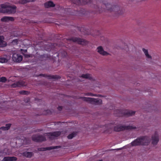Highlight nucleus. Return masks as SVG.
Wrapping results in <instances>:
<instances>
[{
	"mask_svg": "<svg viewBox=\"0 0 161 161\" xmlns=\"http://www.w3.org/2000/svg\"><path fill=\"white\" fill-rule=\"evenodd\" d=\"M81 77L83 78L89 79L90 80L92 79L90 75L89 74H83L81 76Z\"/></svg>",
	"mask_w": 161,
	"mask_h": 161,
	"instance_id": "27",
	"label": "nucleus"
},
{
	"mask_svg": "<svg viewBox=\"0 0 161 161\" xmlns=\"http://www.w3.org/2000/svg\"><path fill=\"white\" fill-rule=\"evenodd\" d=\"M35 0H19V3L22 4H24L28 2H34Z\"/></svg>",
	"mask_w": 161,
	"mask_h": 161,
	"instance_id": "25",
	"label": "nucleus"
},
{
	"mask_svg": "<svg viewBox=\"0 0 161 161\" xmlns=\"http://www.w3.org/2000/svg\"><path fill=\"white\" fill-rule=\"evenodd\" d=\"M142 50L144 53L145 54V55L146 56V57L148 58H151V56L148 53V51L147 50H146L144 48L142 49Z\"/></svg>",
	"mask_w": 161,
	"mask_h": 161,
	"instance_id": "26",
	"label": "nucleus"
},
{
	"mask_svg": "<svg viewBox=\"0 0 161 161\" xmlns=\"http://www.w3.org/2000/svg\"><path fill=\"white\" fill-rule=\"evenodd\" d=\"M6 45V42L3 40L1 37L0 36V47H3Z\"/></svg>",
	"mask_w": 161,
	"mask_h": 161,
	"instance_id": "24",
	"label": "nucleus"
},
{
	"mask_svg": "<svg viewBox=\"0 0 161 161\" xmlns=\"http://www.w3.org/2000/svg\"><path fill=\"white\" fill-rule=\"evenodd\" d=\"M82 99L85 101L95 104L96 105L99 104L102 102V100L99 99H95L89 97H84L82 98Z\"/></svg>",
	"mask_w": 161,
	"mask_h": 161,
	"instance_id": "4",
	"label": "nucleus"
},
{
	"mask_svg": "<svg viewBox=\"0 0 161 161\" xmlns=\"http://www.w3.org/2000/svg\"><path fill=\"white\" fill-rule=\"evenodd\" d=\"M63 53V54L62 55V56L64 57H66V56L67 55V53L65 51H64Z\"/></svg>",
	"mask_w": 161,
	"mask_h": 161,
	"instance_id": "33",
	"label": "nucleus"
},
{
	"mask_svg": "<svg viewBox=\"0 0 161 161\" xmlns=\"http://www.w3.org/2000/svg\"><path fill=\"white\" fill-rule=\"evenodd\" d=\"M19 93L20 94L22 95H28L29 94V92L28 91H20Z\"/></svg>",
	"mask_w": 161,
	"mask_h": 161,
	"instance_id": "31",
	"label": "nucleus"
},
{
	"mask_svg": "<svg viewBox=\"0 0 161 161\" xmlns=\"http://www.w3.org/2000/svg\"><path fill=\"white\" fill-rule=\"evenodd\" d=\"M105 5L107 9L108 10L110 11H114L116 14H121V11L120 10L119 7L117 5H112L110 3L105 4Z\"/></svg>",
	"mask_w": 161,
	"mask_h": 161,
	"instance_id": "2",
	"label": "nucleus"
},
{
	"mask_svg": "<svg viewBox=\"0 0 161 161\" xmlns=\"http://www.w3.org/2000/svg\"><path fill=\"white\" fill-rule=\"evenodd\" d=\"M39 76L46 77L49 79H58L61 78L60 76L57 75H47L45 74H40Z\"/></svg>",
	"mask_w": 161,
	"mask_h": 161,
	"instance_id": "12",
	"label": "nucleus"
},
{
	"mask_svg": "<svg viewBox=\"0 0 161 161\" xmlns=\"http://www.w3.org/2000/svg\"><path fill=\"white\" fill-rule=\"evenodd\" d=\"M62 109V106H58V109L59 111H61Z\"/></svg>",
	"mask_w": 161,
	"mask_h": 161,
	"instance_id": "35",
	"label": "nucleus"
},
{
	"mask_svg": "<svg viewBox=\"0 0 161 161\" xmlns=\"http://www.w3.org/2000/svg\"><path fill=\"white\" fill-rule=\"evenodd\" d=\"M1 131H0V133H1Z\"/></svg>",
	"mask_w": 161,
	"mask_h": 161,
	"instance_id": "39",
	"label": "nucleus"
},
{
	"mask_svg": "<svg viewBox=\"0 0 161 161\" xmlns=\"http://www.w3.org/2000/svg\"><path fill=\"white\" fill-rule=\"evenodd\" d=\"M1 21L6 22L9 21H13L14 20V18L10 16H4L1 19Z\"/></svg>",
	"mask_w": 161,
	"mask_h": 161,
	"instance_id": "16",
	"label": "nucleus"
},
{
	"mask_svg": "<svg viewBox=\"0 0 161 161\" xmlns=\"http://www.w3.org/2000/svg\"><path fill=\"white\" fill-rule=\"evenodd\" d=\"M32 140L36 142H40L46 140V137L42 135H34L32 136Z\"/></svg>",
	"mask_w": 161,
	"mask_h": 161,
	"instance_id": "5",
	"label": "nucleus"
},
{
	"mask_svg": "<svg viewBox=\"0 0 161 161\" xmlns=\"http://www.w3.org/2000/svg\"><path fill=\"white\" fill-rule=\"evenodd\" d=\"M47 136H49L50 138H52L53 137H58L61 134L60 131H55L52 132H49L47 133Z\"/></svg>",
	"mask_w": 161,
	"mask_h": 161,
	"instance_id": "13",
	"label": "nucleus"
},
{
	"mask_svg": "<svg viewBox=\"0 0 161 161\" xmlns=\"http://www.w3.org/2000/svg\"><path fill=\"white\" fill-rule=\"evenodd\" d=\"M60 52L58 54L59 55V53H60Z\"/></svg>",
	"mask_w": 161,
	"mask_h": 161,
	"instance_id": "38",
	"label": "nucleus"
},
{
	"mask_svg": "<svg viewBox=\"0 0 161 161\" xmlns=\"http://www.w3.org/2000/svg\"><path fill=\"white\" fill-rule=\"evenodd\" d=\"M7 80V79L5 77H2L0 78V82L5 83Z\"/></svg>",
	"mask_w": 161,
	"mask_h": 161,
	"instance_id": "32",
	"label": "nucleus"
},
{
	"mask_svg": "<svg viewBox=\"0 0 161 161\" xmlns=\"http://www.w3.org/2000/svg\"><path fill=\"white\" fill-rule=\"evenodd\" d=\"M97 52L103 55H106L108 54V53L104 51L102 47L99 46L97 48Z\"/></svg>",
	"mask_w": 161,
	"mask_h": 161,
	"instance_id": "17",
	"label": "nucleus"
},
{
	"mask_svg": "<svg viewBox=\"0 0 161 161\" xmlns=\"http://www.w3.org/2000/svg\"><path fill=\"white\" fill-rule=\"evenodd\" d=\"M12 58L14 62L19 63L22 60L23 57L19 54L14 53L13 54Z\"/></svg>",
	"mask_w": 161,
	"mask_h": 161,
	"instance_id": "9",
	"label": "nucleus"
},
{
	"mask_svg": "<svg viewBox=\"0 0 161 161\" xmlns=\"http://www.w3.org/2000/svg\"><path fill=\"white\" fill-rule=\"evenodd\" d=\"M76 135V134L75 132H73L72 133L70 134L67 136V138L68 139H72L73 137H75Z\"/></svg>",
	"mask_w": 161,
	"mask_h": 161,
	"instance_id": "28",
	"label": "nucleus"
},
{
	"mask_svg": "<svg viewBox=\"0 0 161 161\" xmlns=\"http://www.w3.org/2000/svg\"><path fill=\"white\" fill-rule=\"evenodd\" d=\"M86 95H88V96H95V95H94L91 93H86Z\"/></svg>",
	"mask_w": 161,
	"mask_h": 161,
	"instance_id": "34",
	"label": "nucleus"
},
{
	"mask_svg": "<svg viewBox=\"0 0 161 161\" xmlns=\"http://www.w3.org/2000/svg\"><path fill=\"white\" fill-rule=\"evenodd\" d=\"M142 140L141 137L138 138L132 141L131 143V145L132 146H137L142 145Z\"/></svg>",
	"mask_w": 161,
	"mask_h": 161,
	"instance_id": "10",
	"label": "nucleus"
},
{
	"mask_svg": "<svg viewBox=\"0 0 161 161\" xmlns=\"http://www.w3.org/2000/svg\"><path fill=\"white\" fill-rule=\"evenodd\" d=\"M52 112L49 110H45L42 113L44 115H47L51 114Z\"/></svg>",
	"mask_w": 161,
	"mask_h": 161,
	"instance_id": "29",
	"label": "nucleus"
},
{
	"mask_svg": "<svg viewBox=\"0 0 161 161\" xmlns=\"http://www.w3.org/2000/svg\"><path fill=\"white\" fill-rule=\"evenodd\" d=\"M17 160V158L15 157H4L3 160L4 161H15Z\"/></svg>",
	"mask_w": 161,
	"mask_h": 161,
	"instance_id": "18",
	"label": "nucleus"
},
{
	"mask_svg": "<svg viewBox=\"0 0 161 161\" xmlns=\"http://www.w3.org/2000/svg\"><path fill=\"white\" fill-rule=\"evenodd\" d=\"M60 147L59 146H52L50 147H41L38 148L37 150L38 151H45L47 150H51L53 149H57L60 148Z\"/></svg>",
	"mask_w": 161,
	"mask_h": 161,
	"instance_id": "14",
	"label": "nucleus"
},
{
	"mask_svg": "<svg viewBox=\"0 0 161 161\" xmlns=\"http://www.w3.org/2000/svg\"><path fill=\"white\" fill-rule=\"evenodd\" d=\"M120 116H130L134 115L135 113V111H132L130 110H124L120 111Z\"/></svg>",
	"mask_w": 161,
	"mask_h": 161,
	"instance_id": "7",
	"label": "nucleus"
},
{
	"mask_svg": "<svg viewBox=\"0 0 161 161\" xmlns=\"http://www.w3.org/2000/svg\"><path fill=\"white\" fill-rule=\"evenodd\" d=\"M73 3L76 5H84L91 3V0H71Z\"/></svg>",
	"mask_w": 161,
	"mask_h": 161,
	"instance_id": "8",
	"label": "nucleus"
},
{
	"mask_svg": "<svg viewBox=\"0 0 161 161\" xmlns=\"http://www.w3.org/2000/svg\"><path fill=\"white\" fill-rule=\"evenodd\" d=\"M142 140V145H147L150 142V138L146 136H141Z\"/></svg>",
	"mask_w": 161,
	"mask_h": 161,
	"instance_id": "11",
	"label": "nucleus"
},
{
	"mask_svg": "<svg viewBox=\"0 0 161 161\" xmlns=\"http://www.w3.org/2000/svg\"><path fill=\"white\" fill-rule=\"evenodd\" d=\"M21 50L22 51H23L24 53H26L27 52V50H23V49H21Z\"/></svg>",
	"mask_w": 161,
	"mask_h": 161,
	"instance_id": "36",
	"label": "nucleus"
},
{
	"mask_svg": "<svg viewBox=\"0 0 161 161\" xmlns=\"http://www.w3.org/2000/svg\"><path fill=\"white\" fill-rule=\"evenodd\" d=\"M55 6V4L52 1H49L45 3L44 4V6L46 8L54 7Z\"/></svg>",
	"mask_w": 161,
	"mask_h": 161,
	"instance_id": "19",
	"label": "nucleus"
},
{
	"mask_svg": "<svg viewBox=\"0 0 161 161\" xmlns=\"http://www.w3.org/2000/svg\"><path fill=\"white\" fill-rule=\"evenodd\" d=\"M22 85V82L18 81L12 84L11 85V86L12 88H15L20 87Z\"/></svg>",
	"mask_w": 161,
	"mask_h": 161,
	"instance_id": "22",
	"label": "nucleus"
},
{
	"mask_svg": "<svg viewBox=\"0 0 161 161\" xmlns=\"http://www.w3.org/2000/svg\"><path fill=\"white\" fill-rule=\"evenodd\" d=\"M40 58H43V60H45L46 58H49V56L48 54H44L42 55H41L40 57Z\"/></svg>",
	"mask_w": 161,
	"mask_h": 161,
	"instance_id": "30",
	"label": "nucleus"
},
{
	"mask_svg": "<svg viewBox=\"0 0 161 161\" xmlns=\"http://www.w3.org/2000/svg\"><path fill=\"white\" fill-rule=\"evenodd\" d=\"M10 57L7 56L6 57H1L0 58V63H4L7 62L9 60Z\"/></svg>",
	"mask_w": 161,
	"mask_h": 161,
	"instance_id": "21",
	"label": "nucleus"
},
{
	"mask_svg": "<svg viewBox=\"0 0 161 161\" xmlns=\"http://www.w3.org/2000/svg\"><path fill=\"white\" fill-rule=\"evenodd\" d=\"M33 153L31 152H25L23 153V155L26 158H31L33 155Z\"/></svg>",
	"mask_w": 161,
	"mask_h": 161,
	"instance_id": "20",
	"label": "nucleus"
},
{
	"mask_svg": "<svg viewBox=\"0 0 161 161\" xmlns=\"http://www.w3.org/2000/svg\"><path fill=\"white\" fill-rule=\"evenodd\" d=\"M11 124H7L6 125V126H3L0 128V129L3 130H8L10 128Z\"/></svg>",
	"mask_w": 161,
	"mask_h": 161,
	"instance_id": "23",
	"label": "nucleus"
},
{
	"mask_svg": "<svg viewBox=\"0 0 161 161\" xmlns=\"http://www.w3.org/2000/svg\"><path fill=\"white\" fill-rule=\"evenodd\" d=\"M1 8L0 9V12L12 14L15 13L16 12V7L15 5L11 6L8 4L5 3L1 5Z\"/></svg>",
	"mask_w": 161,
	"mask_h": 161,
	"instance_id": "1",
	"label": "nucleus"
},
{
	"mask_svg": "<svg viewBox=\"0 0 161 161\" xmlns=\"http://www.w3.org/2000/svg\"><path fill=\"white\" fill-rule=\"evenodd\" d=\"M69 40L70 41H72L74 42L77 43L78 44L82 45H85L87 44L86 41L80 38L73 37L69 38Z\"/></svg>",
	"mask_w": 161,
	"mask_h": 161,
	"instance_id": "6",
	"label": "nucleus"
},
{
	"mask_svg": "<svg viewBox=\"0 0 161 161\" xmlns=\"http://www.w3.org/2000/svg\"><path fill=\"white\" fill-rule=\"evenodd\" d=\"M152 144L154 145H156L159 141L158 135L155 133V135L152 136Z\"/></svg>",
	"mask_w": 161,
	"mask_h": 161,
	"instance_id": "15",
	"label": "nucleus"
},
{
	"mask_svg": "<svg viewBox=\"0 0 161 161\" xmlns=\"http://www.w3.org/2000/svg\"><path fill=\"white\" fill-rule=\"evenodd\" d=\"M136 126L130 125H118L114 127V130L115 131H120L125 130H131L136 129Z\"/></svg>",
	"mask_w": 161,
	"mask_h": 161,
	"instance_id": "3",
	"label": "nucleus"
},
{
	"mask_svg": "<svg viewBox=\"0 0 161 161\" xmlns=\"http://www.w3.org/2000/svg\"><path fill=\"white\" fill-rule=\"evenodd\" d=\"M121 149V148H119V149H118V150H120V149Z\"/></svg>",
	"mask_w": 161,
	"mask_h": 161,
	"instance_id": "37",
	"label": "nucleus"
}]
</instances>
